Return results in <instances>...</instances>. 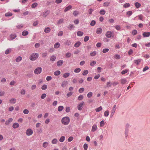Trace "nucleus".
Here are the masks:
<instances>
[{"mask_svg":"<svg viewBox=\"0 0 150 150\" xmlns=\"http://www.w3.org/2000/svg\"><path fill=\"white\" fill-rule=\"evenodd\" d=\"M100 14L103 15H104L105 13V11L104 10H101L100 11Z\"/></svg>","mask_w":150,"mask_h":150,"instance_id":"48","label":"nucleus"},{"mask_svg":"<svg viewBox=\"0 0 150 150\" xmlns=\"http://www.w3.org/2000/svg\"><path fill=\"white\" fill-rule=\"evenodd\" d=\"M69 75H70L69 73H64L63 75V76L64 78H67V77H68L69 76Z\"/></svg>","mask_w":150,"mask_h":150,"instance_id":"36","label":"nucleus"},{"mask_svg":"<svg viewBox=\"0 0 150 150\" xmlns=\"http://www.w3.org/2000/svg\"><path fill=\"white\" fill-rule=\"evenodd\" d=\"M11 51V49H9L6 50L5 51V53L6 54H8L10 53Z\"/></svg>","mask_w":150,"mask_h":150,"instance_id":"46","label":"nucleus"},{"mask_svg":"<svg viewBox=\"0 0 150 150\" xmlns=\"http://www.w3.org/2000/svg\"><path fill=\"white\" fill-rule=\"evenodd\" d=\"M112 35H113V33L110 31H107L105 34V36L108 38H111Z\"/></svg>","mask_w":150,"mask_h":150,"instance_id":"6","label":"nucleus"},{"mask_svg":"<svg viewBox=\"0 0 150 150\" xmlns=\"http://www.w3.org/2000/svg\"><path fill=\"white\" fill-rule=\"evenodd\" d=\"M72 7L71 5H69L65 8L64 10V11L65 12L70 10L72 8Z\"/></svg>","mask_w":150,"mask_h":150,"instance_id":"16","label":"nucleus"},{"mask_svg":"<svg viewBox=\"0 0 150 150\" xmlns=\"http://www.w3.org/2000/svg\"><path fill=\"white\" fill-rule=\"evenodd\" d=\"M92 95L93 93L92 92H89L88 93L87 96L88 98H90L92 96Z\"/></svg>","mask_w":150,"mask_h":150,"instance_id":"50","label":"nucleus"},{"mask_svg":"<svg viewBox=\"0 0 150 150\" xmlns=\"http://www.w3.org/2000/svg\"><path fill=\"white\" fill-rule=\"evenodd\" d=\"M134 4L136 7L137 8H139L141 6V4L138 2L135 3Z\"/></svg>","mask_w":150,"mask_h":150,"instance_id":"35","label":"nucleus"},{"mask_svg":"<svg viewBox=\"0 0 150 150\" xmlns=\"http://www.w3.org/2000/svg\"><path fill=\"white\" fill-rule=\"evenodd\" d=\"M60 46V43L59 42H57L54 45V47L55 48H57L59 47Z\"/></svg>","mask_w":150,"mask_h":150,"instance_id":"21","label":"nucleus"},{"mask_svg":"<svg viewBox=\"0 0 150 150\" xmlns=\"http://www.w3.org/2000/svg\"><path fill=\"white\" fill-rule=\"evenodd\" d=\"M42 69L41 67H38L36 68L34 71V73L36 74H39L41 73Z\"/></svg>","mask_w":150,"mask_h":150,"instance_id":"3","label":"nucleus"},{"mask_svg":"<svg viewBox=\"0 0 150 150\" xmlns=\"http://www.w3.org/2000/svg\"><path fill=\"white\" fill-rule=\"evenodd\" d=\"M58 140L57 139L54 138L52 141V143L53 144H56L57 143Z\"/></svg>","mask_w":150,"mask_h":150,"instance_id":"24","label":"nucleus"},{"mask_svg":"<svg viewBox=\"0 0 150 150\" xmlns=\"http://www.w3.org/2000/svg\"><path fill=\"white\" fill-rule=\"evenodd\" d=\"M13 119L12 118H9L7 120H6L5 122V124L6 125H8L12 121Z\"/></svg>","mask_w":150,"mask_h":150,"instance_id":"8","label":"nucleus"},{"mask_svg":"<svg viewBox=\"0 0 150 150\" xmlns=\"http://www.w3.org/2000/svg\"><path fill=\"white\" fill-rule=\"evenodd\" d=\"M71 54L70 53L68 52L66 54V57H69L71 56Z\"/></svg>","mask_w":150,"mask_h":150,"instance_id":"60","label":"nucleus"},{"mask_svg":"<svg viewBox=\"0 0 150 150\" xmlns=\"http://www.w3.org/2000/svg\"><path fill=\"white\" fill-rule=\"evenodd\" d=\"M121 84H123L127 82V80L125 78L122 79L121 80Z\"/></svg>","mask_w":150,"mask_h":150,"instance_id":"23","label":"nucleus"},{"mask_svg":"<svg viewBox=\"0 0 150 150\" xmlns=\"http://www.w3.org/2000/svg\"><path fill=\"white\" fill-rule=\"evenodd\" d=\"M65 139V137L64 136H62L59 139V141L61 142H63Z\"/></svg>","mask_w":150,"mask_h":150,"instance_id":"22","label":"nucleus"},{"mask_svg":"<svg viewBox=\"0 0 150 150\" xmlns=\"http://www.w3.org/2000/svg\"><path fill=\"white\" fill-rule=\"evenodd\" d=\"M29 112V111L27 109H24L23 111V113L24 114H27Z\"/></svg>","mask_w":150,"mask_h":150,"instance_id":"56","label":"nucleus"},{"mask_svg":"<svg viewBox=\"0 0 150 150\" xmlns=\"http://www.w3.org/2000/svg\"><path fill=\"white\" fill-rule=\"evenodd\" d=\"M47 86L46 85L44 84L41 87V89L42 90H45L47 88Z\"/></svg>","mask_w":150,"mask_h":150,"instance_id":"41","label":"nucleus"},{"mask_svg":"<svg viewBox=\"0 0 150 150\" xmlns=\"http://www.w3.org/2000/svg\"><path fill=\"white\" fill-rule=\"evenodd\" d=\"M16 37V35L15 34H12L10 35V40H12L14 39Z\"/></svg>","mask_w":150,"mask_h":150,"instance_id":"20","label":"nucleus"},{"mask_svg":"<svg viewBox=\"0 0 150 150\" xmlns=\"http://www.w3.org/2000/svg\"><path fill=\"white\" fill-rule=\"evenodd\" d=\"M81 44V42H76L74 45V47H78Z\"/></svg>","mask_w":150,"mask_h":150,"instance_id":"31","label":"nucleus"},{"mask_svg":"<svg viewBox=\"0 0 150 150\" xmlns=\"http://www.w3.org/2000/svg\"><path fill=\"white\" fill-rule=\"evenodd\" d=\"M51 29L49 27H47L44 30V32L46 33H48L50 32Z\"/></svg>","mask_w":150,"mask_h":150,"instance_id":"17","label":"nucleus"},{"mask_svg":"<svg viewBox=\"0 0 150 150\" xmlns=\"http://www.w3.org/2000/svg\"><path fill=\"white\" fill-rule=\"evenodd\" d=\"M13 14L11 13L8 12L6 13L5 16L6 17L10 16L12 15Z\"/></svg>","mask_w":150,"mask_h":150,"instance_id":"32","label":"nucleus"},{"mask_svg":"<svg viewBox=\"0 0 150 150\" xmlns=\"http://www.w3.org/2000/svg\"><path fill=\"white\" fill-rule=\"evenodd\" d=\"M39 57V54L37 53H32L30 56V59L31 60L34 61L35 60Z\"/></svg>","mask_w":150,"mask_h":150,"instance_id":"2","label":"nucleus"},{"mask_svg":"<svg viewBox=\"0 0 150 150\" xmlns=\"http://www.w3.org/2000/svg\"><path fill=\"white\" fill-rule=\"evenodd\" d=\"M28 34V32L27 31L24 30L22 33V35L23 36H26Z\"/></svg>","mask_w":150,"mask_h":150,"instance_id":"28","label":"nucleus"},{"mask_svg":"<svg viewBox=\"0 0 150 150\" xmlns=\"http://www.w3.org/2000/svg\"><path fill=\"white\" fill-rule=\"evenodd\" d=\"M38 4L37 3H34L32 4L31 7L32 8H35L37 7Z\"/></svg>","mask_w":150,"mask_h":150,"instance_id":"44","label":"nucleus"},{"mask_svg":"<svg viewBox=\"0 0 150 150\" xmlns=\"http://www.w3.org/2000/svg\"><path fill=\"white\" fill-rule=\"evenodd\" d=\"M56 59V57L54 55H52L50 57V59L51 61L53 62Z\"/></svg>","mask_w":150,"mask_h":150,"instance_id":"14","label":"nucleus"},{"mask_svg":"<svg viewBox=\"0 0 150 150\" xmlns=\"http://www.w3.org/2000/svg\"><path fill=\"white\" fill-rule=\"evenodd\" d=\"M33 131L32 129L29 128L26 130L25 133L27 135L30 136L33 134Z\"/></svg>","mask_w":150,"mask_h":150,"instance_id":"5","label":"nucleus"},{"mask_svg":"<svg viewBox=\"0 0 150 150\" xmlns=\"http://www.w3.org/2000/svg\"><path fill=\"white\" fill-rule=\"evenodd\" d=\"M102 109V108L101 106H100L98 108L96 109V112H99L101 111Z\"/></svg>","mask_w":150,"mask_h":150,"instance_id":"51","label":"nucleus"},{"mask_svg":"<svg viewBox=\"0 0 150 150\" xmlns=\"http://www.w3.org/2000/svg\"><path fill=\"white\" fill-rule=\"evenodd\" d=\"M22 58L21 56H18L16 59V61L17 62H19L21 60Z\"/></svg>","mask_w":150,"mask_h":150,"instance_id":"18","label":"nucleus"},{"mask_svg":"<svg viewBox=\"0 0 150 150\" xmlns=\"http://www.w3.org/2000/svg\"><path fill=\"white\" fill-rule=\"evenodd\" d=\"M64 107L62 106H60L58 108V111L59 112L61 111L63 109Z\"/></svg>","mask_w":150,"mask_h":150,"instance_id":"39","label":"nucleus"},{"mask_svg":"<svg viewBox=\"0 0 150 150\" xmlns=\"http://www.w3.org/2000/svg\"><path fill=\"white\" fill-rule=\"evenodd\" d=\"M16 101V100L15 98H11L9 100V102L11 103L14 104Z\"/></svg>","mask_w":150,"mask_h":150,"instance_id":"12","label":"nucleus"},{"mask_svg":"<svg viewBox=\"0 0 150 150\" xmlns=\"http://www.w3.org/2000/svg\"><path fill=\"white\" fill-rule=\"evenodd\" d=\"M116 105H114L112 108V109L111 110V112H112V113H114L115 111V110H116Z\"/></svg>","mask_w":150,"mask_h":150,"instance_id":"33","label":"nucleus"},{"mask_svg":"<svg viewBox=\"0 0 150 150\" xmlns=\"http://www.w3.org/2000/svg\"><path fill=\"white\" fill-rule=\"evenodd\" d=\"M112 83L110 82H108L106 83V87H109L111 86Z\"/></svg>","mask_w":150,"mask_h":150,"instance_id":"40","label":"nucleus"},{"mask_svg":"<svg viewBox=\"0 0 150 150\" xmlns=\"http://www.w3.org/2000/svg\"><path fill=\"white\" fill-rule=\"evenodd\" d=\"M109 115V112L108 110L106 111L104 113V116L105 117H107Z\"/></svg>","mask_w":150,"mask_h":150,"instance_id":"43","label":"nucleus"},{"mask_svg":"<svg viewBox=\"0 0 150 150\" xmlns=\"http://www.w3.org/2000/svg\"><path fill=\"white\" fill-rule=\"evenodd\" d=\"M61 73V72L60 71H57L54 72V74L55 76H58Z\"/></svg>","mask_w":150,"mask_h":150,"instance_id":"25","label":"nucleus"},{"mask_svg":"<svg viewBox=\"0 0 150 150\" xmlns=\"http://www.w3.org/2000/svg\"><path fill=\"white\" fill-rule=\"evenodd\" d=\"M63 63V60H59L57 62V64L58 66H61Z\"/></svg>","mask_w":150,"mask_h":150,"instance_id":"15","label":"nucleus"},{"mask_svg":"<svg viewBox=\"0 0 150 150\" xmlns=\"http://www.w3.org/2000/svg\"><path fill=\"white\" fill-rule=\"evenodd\" d=\"M88 71L87 70H85L83 71L82 74L83 76H85L88 73Z\"/></svg>","mask_w":150,"mask_h":150,"instance_id":"47","label":"nucleus"},{"mask_svg":"<svg viewBox=\"0 0 150 150\" xmlns=\"http://www.w3.org/2000/svg\"><path fill=\"white\" fill-rule=\"evenodd\" d=\"M21 93L22 95H24L25 94V91L24 89H22L21 91Z\"/></svg>","mask_w":150,"mask_h":150,"instance_id":"62","label":"nucleus"},{"mask_svg":"<svg viewBox=\"0 0 150 150\" xmlns=\"http://www.w3.org/2000/svg\"><path fill=\"white\" fill-rule=\"evenodd\" d=\"M61 122L62 124L64 125H67L69 123L70 119L68 117H63L62 119Z\"/></svg>","mask_w":150,"mask_h":150,"instance_id":"1","label":"nucleus"},{"mask_svg":"<svg viewBox=\"0 0 150 150\" xmlns=\"http://www.w3.org/2000/svg\"><path fill=\"white\" fill-rule=\"evenodd\" d=\"M137 33V32L136 30H134L132 31V33L133 35H136Z\"/></svg>","mask_w":150,"mask_h":150,"instance_id":"53","label":"nucleus"},{"mask_svg":"<svg viewBox=\"0 0 150 150\" xmlns=\"http://www.w3.org/2000/svg\"><path fill=\"white\" fill-rule=\"evenodd\" d=\"M132 14V12L131 11H129L126 13V14L127 15L128 17H129Z\"/></svg>","mask_w":150,"mask_h":150,"instance_id":"37","label":"nucleus"},{"mask_svg":"<svg viewBox=\"0 0 150 150\" xmlns=\"http://www.w3.org/2000/svg\"><path fill=\"white\" fill-rule=\"evenodd\" d=\"M64 21V20L63 19H61L59 20L57 22V24L59 25L61 24V23H63Z\"/></svg>","mask_w":150,"mask_h":150,"instance_id":"34","label":"nucleus"},{"mask_svg":"<svg viewBox=\"0 0 150 150\" xmlns=\"http://www.w3.org/2000/svg\"><path fill=\"white\" fill-rule=\"evenodd\" d=\"M103 30L101 28H98L96 30V33L97 34H99L102 32Z\"/></svg>","mask_w":150,"mask_h":150,"instance_id":"10","label":"nucleus"},{"mask_svg":"<svg viewBox=\"0 0 150 150\" xmlns=\"http://www.w3.org/2000/svg\"><path fill=\"white\" fill-rule=\"evenodd\" d=\"M120 58V56L119 55L115 54V58L116 59H119Z\"/></svg>","mask_w":150,"mask_h":150,"instance_id":"64","label":"nucleus"},{"mask_svg":"<svg viewBox=\"0 0 150 150\" xmlns=\"http://www.w3.org/2000/svg\"><path fill=\"white\" fill-rule=\"evenodd\" d=\"M97 129V126L96 125H94L92 126V131L93 132H94Z\"/></svg>","mask_w":150,"mask_h":150,"instance_id":"19","label":"nucleus"},{"mask_svg":"<svg viewBox=\"0 0 150 150\" xmlns=\"http://www.w3.org/2000/svg\"><path fill=\"white\" fill-rule=\"evenodd\" d=\"M36 88V86L35 84L31 86V89L32 90H34Z\"/></svg>","mask_w":150,"mask_h":150,"instance_id":"63","label":"nucleus"},{"mask_svg":"<svg viewBox=\"0 0 150 150\" xmlns=\"http://www.w3.org/2000/svg\"><path fill=\"white\" fill-rule=\"evenodd\" d=\"M65 45H69L71 44V42L70 40H67L65 42Z\"/></svg>","mask_w":150,"mask_h":150,"instance_id":"42","label":"nucleus"},{"mask_svg":"<svg viewBox=\"0 0 150 150\" xmlns=\"http://www.w3.org/2000/svg\"><path fill=\"white\" fill-rule=\"evenodd\" d=\"M83 33L81 31H79L77 33V35L79 36H82L83 35Z\"/></svg>","mask_w":150,"mask_h":150,"instance_id":"27","label":"nucleus"},{"mask_svg":"<svg viewBox=\"0 0 150 150\" xmlns=\"http://www.w3.org/2000/svg\"><path fill=\"white\" fill-rule=\"evenodd\" d=\"M109 50V49L108 48L104 49L103 50V52L104 53H105L108 52Z\"/></svg>","mask_w":150,"mask_h":150,"instance_id":"58","label":"nucleus"},{"mask_svg":"<svg viewBox=\"0 0 150 150\" xmlns=\"http://www.w3.org/2000/svg\"><path fill=\"white\" fill-rule=\"evenodd\" d=\"M105 125V122L104 121L102 120L101 121L100 123V126L101 127H103Z\"/></svg>","mask_w":150,"mask_h":150,"instance_id":"49","label":"nucleus"},{"mask_svg":"<svg viewBox=\"0 0 150 150\" xmlns=\"http://www.w3.org/2000/svg\"><path fill=\"white\" fill-rule=\"evenodd\" d=\"M19 126V124L17 123H14L13 125V127L14 129L18 128Z\"/></svg>","mask_w":150,"mask_h":150,"instance_id":"11","label":"nucleus"},{"mask_svg":"<svg viewBox=\"0 0 150 150\" xmlns=\"http://www.w3.org/2000/svg\"><path fill=\"white\" fill-rule=\"evenodd\" d=\"M47 95L45 93H43L42 95L41 98L42 99H44L46 96Z\"/></svg>","mask_w":150,"mask_h":150,"instance_id":"57","label":"nucleus"},{"mask_svg":"<svg viewBox=\"0 0 150 150\" xmlns=\"http://www.w3.org/2000/svg\"><path fill=\"white\" fill-rule=\"evenodd\" d=\"M79 14V11H75L73 12V14L75 16H77Z\"/></svg>","mask_w":150,"mask_h":150,"instance_id":"30","label":"nucleus"},{"mask_svg":"<svg viewBox=\"0 0 150 150\" xmlns=\"http://www.w3.org/2000/svg\"><path fill=\"white\" fill-rule=\"evenodd\" d=\"M85 105V103L84 102L82 101L81 103H79L77 106L78 110H82L83 107Z\"/></svg>","mask_w":150,"mask_h":150,"instance_id":"4","label":"nucleus"},{"mask_svg":"<svg viewBox=\"0 0 150 150\" xmlns=\"http://www.w3.org/2000/svg\"><path fill=\"white\" fill-rule=\"evenodd\" d=\"M84 90V89L83 88H80L79 90V92L80 93H82Z\"/></svg>","mask_w":150,"mask_h":150,"instance_id":"55","label":"nucleus"},{"mask_svg":"<svg viewBox=\"0 0 150 150\" xmlns=\"http://www.w3.org/2000/svg\"><path fill=\"white\" fill-rule=\"evenodd\" d=\"M88 147V144H84L83 145V148L85 150H87Z\"/></svg>","mask_w":150,"mask_h":150,"instance_id":"52","label":"nucleus"},{"mask_svg":"<svg viewBox=\"0 0 150 150\" xmlns=\"http://www.w3.org/2000/svg\"><path fill=\"white\" fill-rule=\"evenodd\" d=\"M143 35L144 37H148L150 35V33L148 32H144L143 34Z\"/></svg>","mask_w":150,"mask_h":150,"instance_id":"13","label":"nucleus"},{"mask_svg":"<svg viewBox=\"0 0 150 150\" xmlns=\"http://www.w3.org/2000/svg\"><path fill=\"white\" fill-rule=\"evenodd\" d=\"M96 23V21H94L93 20L90 23V25L92 26H93Z\"/></svg>","mask_w":150,"mask_h":150,"instance_id":"59","label":"nucleus"},{"mask_svg":"<svg viewBox=\"0 0 150 150\" xmlns=\"http://www.w3.org/2000/svg\"><path fill=\"white\" fill-rule=\"evenodd\" d=\"M142 61V59H139L137 60H135L134 61V62L137 64V65L139 64Z\"/></svg>","mask_w":150,"mask_h":150,"instance_id":"9","label":"nucleus"},{"mask_svg":"<svg viewBox=\"0 0 150 150\" xmlns=\"http://www.w3.org/2000/svg\"><path fill=\"white\" fill-rule=\"evenodd\" d=\"M81 71V69L80 68H77L74 70V72L75 73L79 72Z\"/></svg>","mask_w":150,"mask_h":150,"instance_id":"38","label":"nucleus"},{"mask_svg":"<svg viewBox=\"0 0 150 150\" xmlns=\"http://www.w3.org/2000/svg\"><path fill=\"white\" fill-rule=\"evenodd\" d=\"M48 144V143L47 142H44L42 144V146L44 148H46Z\"/></svg>","mask_w":150,"mask_h":150,"instance_id":"26","label":"nucleus"},{"mask_svg":"<svg viewBox=\"0 0 150 150\" xmlns=\"http://www.w3.org/2000/svg\"><path fill=\"white\" fill-rule=\"evenodd\" d=\"M89 39V38L88 36H86L84 38V40L85 42H87Z\"/></svg>","mask_w":150,"mask_h":150,"instance_id":"54","label":"nucleus"},{"mask_svg":"<svg viewBox=\"0 0 150 150\" xmlns=\"http://www.w3.org/2000/svg\"><path fill=\"white\" fill-rule=\"evenodd\" d=\"M50 13V11H46L43 13L42 16L44 18H45Z\"/></svg>","mask_w":150,"mask_h":150,"instance_id":"7","label":"nucleus"},{"mask_svg":"<svg viewBox=\"0 0 150 150\" xmlns=\"http://www.w3.org/2000/svg\"><path fill=\"white\" fill-rule=\"evenodd\" d=\"M96 64V62L95 61H93L90 63V65L91 66H93Z\"/></svg>","mask_w":150,"mask_h":150,"instance_id":"61","label":"nucleus"},{"mask_svg":"<svg viewBox=\"0 0 150 150\" xmlns=\"http://www.w3.org/2000/svg\"><path fill=\"white\" fill-rule=\"evenodd\" d=\"M67 83V81H64L63 82H62L61 86L62 87H64L66 86Z\"/></svg>","mask_w":150,"mask_h":150,"instance_id":"29","label":"nucleus"},{"mask_svg":"<svg viewBox=\"0 0 150 150\" xmlns=\"http://www.w3.org/2000/svg\"><path fill=\"white\" fill-rule=\"evenodd\" d=\"M96 54V51H93L92 52H91L90 53V55L91 56H95Z\"/></svg>","mask_w":150,"mask_h":150,"instance_id":"45","label":"nucleus"}]
</instances>
